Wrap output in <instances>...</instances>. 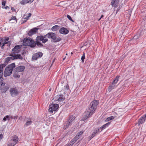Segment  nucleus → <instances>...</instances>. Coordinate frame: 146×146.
<instances>
[{"label": "nucleus", "instance_id": "nucleus-1", "mask_svg": "<svg viewBox=\"0 0 146 146\" xmlns=\"http://www.w3.org/2000/svg\"><path fill=\"white\" fill-rule=\"evenodd\" d=\"M96 109L90 105L88 106V110L84 114V117L82 118V120H86L88 118L90 117L95 112Z\"/></svg>", "mask_w": 146, "mask_h": 146}, {"label": "nucleus", "instance_id": "nucleus-2", "mask_svg": "<svg viewBox=\"0 0 146 146\" xmlns=\"http://www.w3.org/2000/svg\"><path fill=\"white\" fill-rule=\"evenodd\" d=\"M23 45L25 46H29L34 47L36 46L34 41L31 38H25L23 40Z\"/></svg>", "mask_w": 146, "mask_h": 146}, {"label": "nucleus", "instance_id": "nucleus-3", "mask_svg": "<svg viewBox=\"0 0 146 146\" xmlns=\"http://www.w3.org/2000/svg\"><path fill=\"white\" fill-rule=\"evenodd\" d=\"M15 66V65L14 63L9 65L5 68L4 73H12L13 69Z\"/></svg>", "mask_w": 146, "mask_h": 146}, {"label": "nucleus", "instance_id": "nucleus-4", "mask_svg": "<svg viewBox=\"0 0 146 146\" xmlns=\"http://www.w3.org/2000/svg\"><path fill=\"white\" fill-rule=\"evenodd\" d=\"M59 107L58 104H52L49 105L48 111L49 112L52 113L54 111H56Z\"/></svg>", "mask_w": 146, "mask_h": 146}, {"label": "nucleus", "instance_id": "nucleus-5", "mask_svg": "<svg viewBox=\"0 0 146 146\" xmlns=\"http://www.w3.org/2000/svg\"><path fill=\"white\" fill-rule=\"evenodd\" d=\"M46 35L43 36H38L36 37V41H41L43 43H45L48 41V39L46 38Z\"/></svg>", "mask_w": 146, "mask_h": 146}, {"label": "nucleus", "instance_id": "nucleus-6", "mask_svg": "<svg viewBox=\"0 0 146 146\" xmlns=\"http://www.w3.org/2000/svg\"><path fill=\"white\" fill-rule=\"evenodd\" d=\"M67 96V94H66L64 96L62 94L58 95L55 97V99L56 101H58L59 102L63 101L65 99V96Z\"/></svg>", "mask_w": 146, "mask_h": 146}, {"label": "nucleus", "instance_id": "nucleus-7", "mask_svg": "<svg viewBox=\"0 0 146 146\" xmlns=\"http://www.w3.org/2000/svg\"><path fill=\"white\" fill-rule=\"evenodd\" d=\"M22 45H16L13 48L12 51L13 52L14 54L19 53L21 51V48Z\"/></svg>", "mask_w": 146, "mask_h": 146}, {"label": "nucleus", "instance_id": "nucleus-8", "mask_svg": "<svg viewBox=\"0 0 146 146\" xmlns=\"http://www.w3.org/2000/svg\"><path fill=\"white\" fill-rule=\"evenodd\" d=\"M42 54V53L40 52L34 54L33 55L32 59L33 60H36L38 58L41 57Z\"/></svg>", "mask_w": 146, "mask_h": 146}, {"label": "nucleus", "instance_id": "nucleus-9", "mask_svg": "<svg viewBox=\"0 0 146 146\" xmlns=\"http://www.w3.org/2000/svg\"><path fill=\"white\" fill-rule=\"evenodd\" d=\"M119 1V0H112L111 5L112 6L115 8L117 7Z\"/></svg>", "mask_w": 146, "mask_h": 146}, {"label": "nucleus", "instance_id": "nucleus-10", "mask_svg": "<svg viewBox=\"0 0 146 146\" xmlns=\"http://www.w3.org/2000/svg\"><path fill=\"white\" fill-rule=\"evenodd\" d=\"M46 36H47L48 38H52L53 40H55L56 37V34L52 32L48 33L46 35Z\"/></svg>", "mask_w": 146, "mask_h": 146}, {"label": "nucleus", "instance_id": "nucleus-11", "mask_svg": "<svg viewBox=\"0 0 146 146\" xmlns=\"http://www.w3.org/2000/svg\"><path fill=\"white\" fill-rule=\"evenodd\" d=\"M10 92L11 95L13 96L17 95L18 94L17 91L15 88H11L10 90Z\"/></svg>", "mask_w": 146, "mask_h": 146}, {"label": "nucleus", "instance_id": "nucleus-12", "mask_svg": "<svg viewBox=\"0 0 146 146\" xmlns=\"http://www.w3.org/2000/svg\"><path fill=\"white\" fill-rule=\"evenodd\" d=\"M99 102L98 101L96 100H94L92 101L90 104V105L94 107L96 109L97 106Z\"/></svg>", "mask_w": 146, "mask_h": 146}, {"label": "nucleus", "instance_id": "nucleus-13", "mask_svg": "<svg viewBox=\"0 0 146 146\" xmlns=\"http://www.w3.org/2000/svg\"><path fill=\"white\" fill-rule=\"evenodd\" d=\"M59 32L61 34L66 35L68 33L69 31L67 29L62 27L60 29Z\"/></svg>", "mask_w": 146, "mask_h": 146}, {"label": "nucleus", "instance_id": "nucleus-14", "mask_svg": "<svg viewBox=\"0 0 146 146\" xmlns=\"http://www.w3.org/2000/svg\"><path fill=\"white\" fill-rule=\"evenodd\" d=\"M34 0H22L20 2V4L22 5H24L28 3H31Z\"/></svg>", "mask_w": 146, "mask_h": 146}, {"label": "nucleus", "instance_id": "nucleus-15", "mask_svg": "<svg viewBox=\"0 0 146 146\" xmlns=\"http://www.w3.org/2000/svg\"><path fill=\"white\" fill-rule=\"evenodd\" d=\"M19 140V138L16 135H14L11 137V141H12L14 143H15V144L17 143Z\"/></svg>", "mask_w": 146, "mask_h": 146}, {"label": "nucleus", "instance_id": "nucleus-16", "mask_svg": "<svg viewBox=\"0 0 146 146\" xmlns=\"http://www.w3.org/2000/svg\"><path fill=\"white\" fill-rule=\"evenodd\" d=\"M10 56H13V60L19 59H22L23 57L21 56L20 54H17V55H13V54H11L10 55Z\"/></svg>", "mask_w": 146, "mask_h": 146}, {"label": "nucleus", "instance_id": "nucleus-17", "mask_svg": "<svg viewBox=\"0 0 146 146\" xmlns=\"http://www.w3.org/2000/svg\"><path fill=\"white\" fill-rule=\"evenodd\" d=\"M25 69V67L24 66H21L17 67L16 70L17 72H22L24 71Z\"/></svg>", "mask_w": 146, "mask_h": 146}, {"label": "nucleus", "instance_id": "nucleus-18", "mask_svg": "<svg viewBox=\"0 0 146 146\" xmlns=\"http://www.w3.org/2000/svg\"><path fill=\"white\" fill-rule=\"evenodd\" d=\"M37 29L35 28L30 30L28 33L29 36H31L32 35L36 32Z\"/></svg>", "mask_w": 146, "mask_h": 146}, {"label": "nucleus", "instance_id": "nucleus-19", "mask_svg": "<svg viewBox=\"0 0 146 146\" xmlns=\"http://www.w3.org/2000/svg\"><path fill=\"white\" fill-rule=\"evenodd\" d=\"M62 86H64V94H66V93L69 90V88L68 85L66 83L65 84L63 85H62Z\"/></svg>", "mask_w": 146, "mask_h": 146}, {"label": "nucleus", "instance_id": "nucleus-20", "mask_svg": "<svg viewBox=\"0 0 146 146\" xmlns=\"http://www.w3.org/2000/svg\"><path fill=\"white\" fill-rule=\"evenodd\" d=\"M4 84V86L3 87V88H2V91L4 92H6L9 89V86L7 84H5L3 83Z\"/></svg>", "mask_w": 146, "mask_h": 146}, {"label": "nucleus", "instance_id": "nucleus-21", "mask_svg": "<svg viewBox=\"0 0 146 146\" xmlns=\"http://www.w3.org/2000/svg\"><path fill=\"white\" fill-rule=\"evenodd\" d=\"M146 119V118L143 116L139 120L138 122V125H139L140 124H142V123H143Z\"/></svg>", "mask_w": 146, "mask_h": 146}, {"label": "nucleus", "instance_id": "nucleus-22", "mask_svg": "<svg viewBox=\"0 0 146 146\" xmlns=\"http://www.w3.org/2000/svg\"><path fill=\"white\" fill-rule=\"evenodd\" d=\"M110 124V123L109 122H108L100 127L99 128L100 130V132L103 129H105L106 127H108Z\"/></svg>", "mask_w": 146, "mask_h": 146}, {"label": "nucleus", "instance_id": "nucleus-23", "mask_svg": "<svg viewBox=\"0 0 146 146\" xmlns=\"http://www.w3.org/2000/svg\"><path fill=\"white\" fill-rule=\"evenodd\" d=\"M100 132V130L99 129L97 128L94 131V132L92 134V138L94 136H95V135H96V134L98 132Z\"/></svg>", "mask_w": 146, "mask_h": 146}, {"label": "nucleus", "instance_id": "nucleus-24", "mask_svg": "<svg viewBox=\"0 0 146 146\" xmlns=\"http://www.w3.org/2000/svg\"><path fill=\"white\" fill-rule=\"evenodd\" d=\"M75 119L73 115H71L68 118V121L70 122L72 124V123L73 122Z\"/></svg>", "mask_w": 146, "mask_h": 146}, {"label": "nucleus", "instance_id": "nucleus-25", "mask_svg": "<svg viewBox=\"0 0 146 146\" xmlns=\"http://www.w3.org/2000/svg\"><path fill=\"white\" fill-rule=\"evenodd\" d=\"M13 117L10 115H7L5 116L3 118V121H5L7 120H9L11 119H12Z\"/></svg>", "mask_w": 146, "mask_h": 146}, {"label": "nucleus", "instance_id": "nucleus-26", "mask_svg": "<svg viewBox=\"0 0 146 146\" xmlns=\"http://www.w3.org/2000/svg\"><path fill=\"white\" fill-rule=\"evenodd\" d=\"M115 86V84L112 83L109 86L108 88V91L110 92L113 89Z\"/></svg>", "mask_w": 146, "mask_h": 146}, {"label": "nucleus", "instance_id": "nucleus-27", "mask_svg": "<svg viewBox=\"0 0 146 146\" xmlns=\"http://www.w3.org/2000/svg\"><path fill=\"white\" fill-rule=\"evenodd\" d=\"M83 131H80L77 134L76 136L75 137L77 139H78L82 135L83 133Z\"/></svg>", "mask_w": 146, "mask_h": 146}, {"label": "nucleus", "instance_id": "nucleus-28", "mask_svg": "<svg viewBox=\"0 0 146 146\" xmlns=\"http://www.w3.org/2000/svg\"><path fill=\"white\" fill-rule=\"evenodd\" d=\"M72 124L68 121L66 122L64 125V129H66L67 128H68L69 126L70 125Z\"/></svg>", "mask_w": 146, "mask_h": 146}, {"label": "nucleus", "instance_id": "nucleus-29", "mask_svg": "<svg viewBox=\"0 0 146 146\" xmlns=\"http://www.w3.org/2000/svg\"><path fill=\"white\" fill-rule=\"evenodd\" d=\"M59 29V26L57 25L53 26L51 29V30L53 31H56Z\"/></svg>", "mask_w": 146, "mask_h": 146}, {"label": "nucleus", "instance_id": "nucleus-30", "mask_svg": "<svg viewBox=\"0 0 146 146\" xmlns=\"http://www.w3.org/2000/svg\"><path fill=\"white\" fill-rule=\"evenodd\" d=\"M8 42H4L3 40H0V46H1V44H2V45L1 46V48L2 49L3 48V46H5V44H8Z\"/></svg>", "mask_w": 146, "mask_h": 146}, {"label": "nucleus", "instance_id": "nucleus-31", "mask_svg": "<svg viewBox=\"0 0 146 146\" xmlns=\"http://www.w3.org/2000/svg\"><path fill=\"white\" fill-rule=\"evenodd\" d=\"M6 66V65L3 64L0 65V73H3V68Z\"/></svg>", "mask_w": 146, "mask_h": 146}, {"label": "nucleus", "instance_id": "nucleus-32", "mask_svg": "<svg viewBox=\"0 0 146 146\" xmlns=\"http://www.w3.org/2000/svg\"><path fill=\"white\" fill-rule=\"evenodd\" d=\"M119 76H117L116 78H115V79L113 80L112 83L114 84H116L118 80L119 79Z\"/></svg>", "mask_w": 146, "mask_h": 146}, {"label": "nucleus", "instance_id": "nucleus-33", "mask_svg": "<svg viewBox=\"0 0 146 146\" xmlns=\"http://www.w3.org/2000/svg\"><path fill=\"white\" fill-rule=\"evenodd\" d=\"M16 144L15 143H14L12 141L9 140L7 145L8 146H14Z\"/></svg>", "mask_w": 146, "mask_h": 146}, {"label": "nucleus", "instance_id": "nucleus-34", "mask_svg": "<svg viewBox=\"0 0 146 146\" xmlns=\"http://www.w3.org/2000/svg\"><path fill=\"white\" fill-rule=\"evenodd\" d=\"M32 123L31 121L30 120L29 121H27L26 123L24 124L25 127H27L29 125H30Z\"/></svg>", "mask_w": 146, "mask_h": 146}, {"label": "nucleus", "instance_id": "nucleus-35", "mask_svg": "<svg viewBox=\"0 0 146 146\" xmlns=\"http://www.w3.org/2000/svg\"><path fill=\"white\" fill-rule=\"evenodd\" d=\"M78 140L75 137L74 138L70 141V143H72L73 144L76 141Z\"/></svg>", "mask_w": 146, "mask_h": 146}, {"label": "nucleus", "instance_id": "nucleus-36", "mask_svg": "<svg viewBox=\"0 0 146 146\" xmlns=\"http://www.w3.org/2000/svg\"><path fill=\"white\" fill-rule=\"evenodd\" d=\"M13 56H11V57H7L5 59V62H8L11 60H13Z\"/></svg>", "mask_w": 146, "mask_h": 146}, {"label": "nucleus", "instance_id": "nucleus-37", "mask_svg": "<svg viewBox=\"0 0 146 146\" xmlns=\"http://www.w3.org/2000/svg\"><path fill=\"white\" fill-rule=\"evenodd\" d=\"M35 43L36 44H36L38 46H43L42 44L41 43L39 42V41H36V42H35Z\"/></svg>", "mask_w": 146, "mask_h": 146}, {"label": "nucleus", "instance_id": "nucleus-38", "mask_svg": "<svg viewBox=\"0 0 146 146\" xmlns=\"http://www.w3.org/2000/svg\"><path fill=\"white\" fill-rule=\"evenodd\" d=\"M114 118V117H113V116H110V117H108L106 119V121H109L110 120H112V119H113Z\"/></svg>", "mask_w": 146, "mask_h": 146}, {"label": "nucleus", "instance_id": "nucleus-39", "mask_svg": "<svg viewBox=\"0 0 146 146\" xmlns=\"http://www.w3.org/2000/svg\"><path fill=\"white\" fill-rule=\"evenodd\" d=\"M4 85V84H3L1 81H0V89H1L2 88H3V87Z\"/></svg>", "mask_w": 146, "mask_h": 146}, {"label": "nucleus", "instance_id": "nucleus-40", "mask_svg": "<svg viewBox=\"0 0 146 146\" xmlns=\"http://www.w3.org/2000/svg\"><path fill=\"white\" fill-rule=\"evenodd\" d=\"M13 76L16 78H19L20 77V76L18 74H14Z\"/></svg>", "mask_w": 146, "mask_h": 146}, {"label": "nucleus", "instance_id": "nucleus-41", "mask_svg": "<svg viewBox=\"0 0 146 146\" xmlns=\"http://www.w3.org/2000/svg\"><path fill=\"white\" fill-rule=\"evenodd\" d=\"M12 20H15V21H16V22L17 23V21L16 20V17L15 16H12L11 17V19H10L9 21H11Z\"/></svg>", "mask_w": 146, "mask_h": 146}, {"label": "nucleus", "instance_id": "nucleus-42", "mask_svg": "<svg viewBox=\"0 0 146 146\" xmlns=\"http://www.w3.org/2000/svg\"><path fill=\"white\" fill-rule=\"evenodd\" d=\"M67 17L68 18L70 21H72V22H74V21L72 20V19L71 17L69 15H67Z\"/></svg>", "mask_w": 146, "mask_h": 146}, {"label": "nucleus", "instance_id": "nucleus-43", "mask_svg": "<svg viewBox=\"0 0 146 146\" xmlns=\"http://www.w3.org/2000/svg\"><path fill=\"white\" fill-rule=\"evenodd\" d=\"M85 58V54H84L81 57V60L82 62H84V60Z\"/></svg>", "mask_w": 146, "mask_h": 146}, {"label": "nucleus", "instance_id": "nucleus-44", "mask_svg": "<svg viewBox=\"0 0 146 146\" xmlns=\"http://www.w3.org/2000/svg\"><path fill=\"white\" fill-rule=\"evenodd\" d=\"M6 3V1H2V4L4 6H5V4Z\"/></svg>", "mask_w": 146, "mask_h": 146}, {"label": "nucleus", "instance_id": "nucleus-45", "mask_svg": "<svg viewBox=\"0 0 146 146\" xmlns=\"http://www.w3.org/2000/svg\"><path fill=\"white\" fill-rule=\"evenodd\" d=\"M3 74H0V80L2 81L3 79L2 78Z\"/></svg>", "mask_w": 146, "mask_h": 146}, {"label": "nucleus", "instance_id": "nucleus-46", "mask_svg": "<svg viewBox=\"0 0 146 146\" xmlns=\"http://www.w3.org/2000/svg\"><path fill=\"white\" fill-rule=\"evenodd\" d=\"M11 74H4V76L5 77H6L7 76H9Z\"/></svg>", "mask_w": 146, "mask_h": 146}, {"label": "nucleus", "instance_id": "nucleus-47", "mask_svg": "<svg viewBox=\"0 0 146 146\" xmlns=\"http://www.w3.org/2000/svg\"><path fill=\"white\" fill-rule=\"evenodd\" d=\"M29 19V18L27 16H26V17H25L24 18H23V19H27V20H28Z\"/></svg>", "mask_w": 146, "mask_h": 146}, {"label": "nucleus", "instance_id": "nucleus-48", "mask_svg": "<svg viewBox=\"0 0 146 146\" xmlns=\"http://www.w3.org/2000/svg\"><path fill=\"white\" fill-rule=\"evenodd\" d=\"M5 8L6 9H10V8L8 6H6L5 7Z\"/></svg>", "mask_w": 146, "mask_h": 146}, {"label": "nucleus", "instance_id": "nucleus-49", "mask_svg": "<svg viewBox=\"0 0 146 146\" xmlns=\"http://www.w3.org/2000/svg\"><path fill=\"white\" fill-rule=\"evenodd\" d=\"M73 144H72V143H70V142L69 144L67 145V146H72Z\"/></svg>", "mask_w": 146, "mask_h": 146}, {"label": "nucleus", "instance_id": "nucleus-50", "mask_svg": "<svg viewBox=\"0 0 146 146\" xmlns=\"http://www.w3.org/2000/svg\"><path fill=\"white\" fill-rule=\"evenodd\" d=\"M31 13H29L28 14V15L27 16V17H29H29H31Z\"/></svg>", "mask_w": 146, "mask_h": 146}, {"label": "nucleus", "instance_id": "nucleus-51", "mask_svg": "<svg viewBox=\"0 0 146 146\" xmlns=\"http://www.w3.org/2000/svg\"><path fill=\"white\" fill-rule=\"evenodd\" d=\"M3 135L2 134L0 135V140L3 137Z\"/></svg>", "mask_w": 146, "mask_h": 146}, {"label": "nucleus", "instance_id": "nucleus-52", "mask_svg": "<svg viewBox=\"0 0 146 146\" xmlns=\"http://www.w3.org/2000/svg\"><path fill=\"white\" fill-rule=\"evenodd\" d=\"M61 38H58L57 40H56V41L57 42H58V41H60L61 40Z\"/></svg>", "mask_w": 146, "mask_h": 146}, {"label": "nucleus", "instance_id": "nucleus-53", "mask_svg": "<svg viewBox=\"0 0 146 146\" xmlns=\"http://www.w3.org/2000/svg\"><path fill=\"white\" fill-rule=\"evenodd\" d=\"M11 10L13 11H15V9L13 8H11Z\"/></svg>", "mask_w": 146, "mask_h": 146}, {"label": "nucleus", "instance_id": "nucleus-54", "mask_svg": "<svg viewBox=\"0 0 146 146\" xmlns=\"http://www.w3.org/2000/svg\"><path fill=\"white\" fill-rule=\"evenodd\" d=\"M9 38L8 37L7 38L5 39V41H7L9 40Z\"/></svg>", "mask_w": 146, "mask_h": 146}, {"label": "nucleus", "instance_id": "nucleus-55", "mask_svg": "<svg viewBox=\"0 0 146 146\" xmlns=\"http://www.w3.org/2000/svg\"><path fill=\"white\" fill-rule=\"evenodd\" d=\"M27 19H26L25 20V19H22V21H23V22H25L27 21Z\"/></svg>", "mask_w": 146, "mask_h": 146}, {"label": "nucleus", "instance_id": "nucleus-56", "mask_svg": "<svg viewBox=\"0 0 146 146\" xmlns=\"http://www.w3.org/2000/svg\"><path fill=\"white\" fill-rule=\"evenodd\" d=\"M17 116H15L14 117V119H17Z\"/></svg>", "mask_w": 146, "mask_h": 146}, {"label": "nucleus", "instance_id": "nucleus-57", "mask_svg": "<svg viewBox=\"0 0 146 146\" xmlns=\"http://www.w3.org/2000/svg\"><path fill=\"white\" fill-rule=\"evenodd\" d=\"M143 116H144L145 118H146V114L144 115H143Z\"/></svg>", "mask_w": 146, "mask_h": 146}, {"label": "nucleus", "instance_id": "nucleus-58", "mask_svg": "<svg viewBox=\"0 0 146 146\" xmlns=\"http://www.w3.org/2000/svg\"><path fill=\"white\" fill-rule=\"evenodd\" d=\"M104 16L103 15H102L100 18H102L103 17H104Z\"/></svg>", "mask_w": 146, "mask_h": 146}, {"label": "nucleus", "instance_id": "nucleus-59", "mask_svg": "<svg viewBox=\"0 0 146 146\" xmlns=\"http://www.w3.org/2000/svg\"><path fill=\"white\" fill-rule=\"evenodd\" d=\"M2 8H3V9H4L5 8V7H4V6H2Z\"/></svg>", "mask_w": 146, "mask_h": 146}, {"label": "nucleus", "instance_id": "nucleus-60", "mask_svg": "<svg viewBox=\"0 0 146 146\" xmlns=\"http://www.w3.org/2000/svg\"><path fill=\"white\" fill-rule=\"evenodd\" d=\"M64 83V82H61V83H62V84H63Z\"/></svg>", "mask_w": 146, "mask_h": 146}, {"label": "nucleus", "instance_id": "nucleus-61", "mask_svg": "<svg viewBox=\"0 0 146 146\" xmlns=\"http://www.w3.org/2000/svg\"><path fill=\"white\" fill-rule=\"evenodd\" d=\"M101 19V18H100V19H98V21H100Z\"/></svg>", "mask_w": 146, "mask_h": 146}, {"label": "nucleus", "instance_id": "nucleus-62", "mask_svg": "<svg viewBox=\"0 0 146 146\" xmlns=\"http://www.w3.org/2000/svg\"><path fill=\"white\" fill-rule=\"evenodd\" d=\"M51 90V88H50L49 90V91H50Z\"/></svg>", "mask_w": 146, "mask_h": 146}, {"label": "nucleus", "instance_id": "nucleus-63", "mask_svg": "<svg viewBox=\"0 0 146 146\" xmlns=\"http://www.w3.org/2000/svg\"><path fill=\"white\" fill-rule=\"evenodd\" d=\"M66 55H68V54H67V53L66 54Z\"/></svg>", "mask_w": 146, "mask_h": 146}, {"label": "nucleus", "instance_id": "nucleus-64", "mask_svg": "<svg viewBox=\"0 0 146 146\" xmlns=\"http://www.w3.org/2000/svg\"><path fill=\"white\" fill-rule=\"evenodd\" d=\"M65 58H63V60H64L65 59Z\"/></svg>", "mask_w": 146, "mask_h": 146}]
</instances>
